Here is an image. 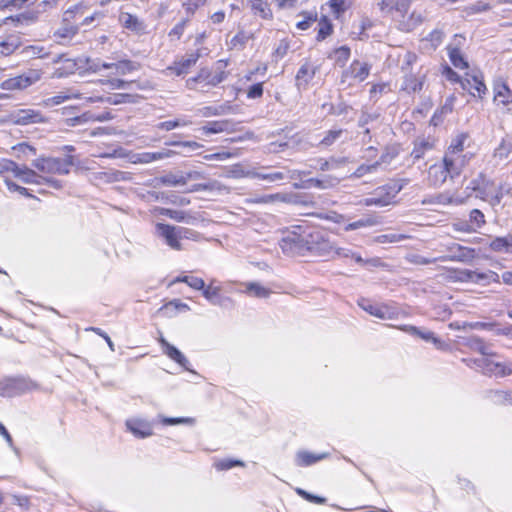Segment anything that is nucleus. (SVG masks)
<instances>
[{
  "label": "nucleus",
  "instance_id": "nucleus-1",
  "mask_svg": "<svg viewBox=\"0 0 512 512\" xmlns=\"http://www.w3.org/2000/svg\"><path fill=\"white\" fill-rule=\"evenodd\" d=\"M413 0H378L376 6L383 16H388L402 32H411L425 21L421 11H410Z\"/></svg>",
  "mask_w": 512,
  "mask_h": 512
},
{
  "label": "nucleus",
  "instance_id": "nucleus-2",
  "mask_svg": "<svg viewBox=\"0 0 512 512\" xmlns=\"http://www.w3.org/2000/svg\"><path fill=\"white\" fill-rule=\"evenodd\" d=\"M113 55L112 59L116 62L103 61L101 65L98 64V74L101 77L98 83L110 89H127L130 83L119 77L138 70L139 65L130 60H121L117 52H113Z\"/></svg>",
  "mask_w": 512,
  "mask_h": 512
},
{
  "label": "nucleus",
  "instance_id": "nucleus-3",
  "mask_svg": "<svg viewBox=\"0 0 512 512\" xmlns=\"http://www.w3.org/2000/svg\"><path fill=\"white\" fill-rule=\"evenodd\" d=\"M320 240H323L320 232L307 234L305 230L298 226L281 239L280 247L284 253L295 255L301 253L304 249L319 250L316 245L320 244Z\"/></svg>",
  "mask_w": 512,
  "mask_h": 512
},
{
  "label": "nucleus",
  "instance_id": "nucleus-4",
  "mask_svg": "<svg viewBox=\"0 0 512 512\" xmlns=\"http://www.w3.org/2000/svg\"><path fill=\"white\" fill-rule=\"evenodd\" d=\"M466 190L474 194L476 198L488 202L491 206L500 204L504 194L509 192V188L502 184H496L487 178L484 173H479L471 179L466 186Z\"/></svg>",
  "mask_w": 512,
  "mask_h": 512
},
{
  "label": "nucleus",
  "instance_id": "nucleus-5",
  "mask_svg": "<svg viewBox=\"0 0 512 512\" xmlns=\"http://www.w3.org/2000/svg\"><path fill=\"white\" fill-rule=\"evenodd\" d=\"M230 291H232V283L224 285L217 279H211L207 285H204L201 292L202 296L210 304L224 309H231L234 307V301L225 295V293Z\"/></svg>",
  "mask_w": 512,
  "mask_h": 512
},
{
  "label": "nucleus",
  "instance_id": "nucleus-6",
  "mask_svg": "<svg viewBox=\"0 0 512 512\" xmlns=\"http://www.w3.org/2000/svg\"><path fill=\"white\" fill-rule=\"evenodd\" d=\"M32 165L45 174H67L72 161L69 158L40 157L35 159Z\"/></svg>",
  "mask_w": 512,
  "mask_h": 512
},
{
  "label": "nucleus",
  "instance_id": "nucleus-7",
  "mask_svg": "<svg viewBox=\"0 0 512 512\" xmlns=\"http://www.w3.org/2000/svg\"><path fill=\"white\" fill-rule=\"evenodd\" d=\"M359 307L366 311L370 316L380 319H394L402 317L401 311L396 306L380 304L370 299H361L358 302Z\"/></svg>",
  "mask_w": 512,
  "mask_h": 512
},
{
  "label": "nucleus",
  "instance_id": "nucleus-8",
  "mask_svg": "<svg viewBox=\"0 0 512 512\" xmlns=\"http://www.w3.org/2000/svg\"><path fill=\"white\" fill-rule=\"evenodd\" d=\"M496 354L483 355L477 360V365L482 369L483 373L494 375L496 377H505L512 374L511 362H498L495 358Z\"/></svg>",
  "mask_w": 512,
  "mask_h": 512
},
{
  "label": "nucleus",
  "instance_id": "nucleus-9",
  "mask_svg": "<svg viewBox=\"0 0 512 512\" xmlns=\"http://www.w3.org/2000/svg\"><path fill=\"white\" fill-rule=\"evenodd\" d=\"M14 178L19 179L24 184L41 185L46 183L54 189L62 188L61 181L54 179L52 177L38 175L34 170L28 168L25 165L18 167V171L16 172Z\"/></svg>",
  "mask_w": 512,
  "mask_h": 512
},
{
  "label": "nucleus",
  "instance_id": "nucleus-10",
  "mask_svg": "<svg viewBox=\"0 0 512 512\" xmlns=\"http://www.w3.org/2000/svg\"><path fill=\"white\" fill-rule=\"evenodd\" d=\"M9 121L15 125L26 126L46 123L47 118L39 110L24 108L12 111L9 114Z\"/></svg>",
  "mask_w": 512,
  "mask_h": 512
},
{
  "label": "nucleus",
  "instance_id": "nucleus-11",
  "mask_svg": "<svg viewBox=\"0 0 512 512\" xmlns=\"http://www.w3.org/2000/svg\"><path fill=\"white\" fill-rule=\"evenodd\" d=\"M41 79L39 70L31 69L21 75L4 80L1 83L3 90H23Z\"/></svg>",
  "mask_w": 512,
  "mask_h": 512
},
{
  "label": "nucleus",
  "instance_id": "nucleus-12",
  "mask_svg": "<svg viewBox=\"0 0 512 512\" xmlns=\"http://www.w3.org/2000/svg\"><path fill=\"white\" fill-rule=\"evenodd\" d=\"M371 65L365 61L353 60L347 69L342 73L341 82L353 80L354 82H363L370 74ZM352 85V82L348 83Z\"/></svg>",
  "mask_w": 512,
  "mask_h": 512
},
{
  "label": "nucleus",
  "instance_id": "nucleus-13",
  "mask_svg": "<svg viewBox=\"0 0 512 512\" xmlns=\"http://www.w3.org/2000/svg\"><path fill=\"white\" fill-rule=\"evenodd\" d=\"M416 498L421 507L428 512L437 510L440 505L436 489L430 484L419 486L416 490Z\"/></svg>",
  "mask_w": 512,
  "mask_h": 512
},
{
  "label": "nucleus",
  "instance_id": "nucleus-14",
  "mask_svg": "<svg viewBox=\"0 0 512 512\" xmlns=\"http://www.w3.org/2000/svg\"><path fill=\"white\" fill-rule=\"evenodd\" d=\"M319 67L315 63L305 60L298 69L295 76V85L299 91H305L312 83Z\"/></svg>",
  "mask_w": 512,
  "mask_h": 512
},
{
  "label": "nucleus",
  "instance_id": "nucleus-15",
  "mask_svg": "<svg viewBox=\"0 0 512 512\" xmlns=\"http://www.w3.org/2000/svg\"><path fill=\"white\" fill-rule=\"evenodd\" d=\"M86 7L83 4H77L72 8L66 10L63 14V24H73L77 25L79 28L80 25H86L94 21L96 12L85 15Z\"/></svg>",
  "mask_w": 512,
  "mask_h": 512
},
{
  "label": "nucleus",
  "instance_id": "nucleus-16",
  "mask_svg": "<svg viewBox=\"0 0 512 512\" xmlns=\"http://www.w3.org/2000/svg\"><path fill=\"white\" fill-rule=\"evenodd\" d=\"M461 281H467L475 284L486 285L489 283H500V276L494 271L478 272L473 270H462L459 272Z\"/></svg>",
  "mask_w": 512,
  "mask_h": 512
},
{
  "label": "nucleus",
  "instance_id": "nucleus-17",
  "mask_svg": "<svg viewBox=\"0 0 512 512\" xmlns=\"http://www.w3.org/2000/svg\"><path fill=\"white\" fill-rule=\"evenodd\" d=\"M461 87L463 90L468 91L471 96L480 99H482L487 92L483 76L480 72L473 74L467 73L463 81H461Z\"/></svg>",
  "mask_w": 512,
  "mask_h": 512
},
{
  "label": "nucleus",
  "instance_id": "nucleus-18",
  "mask_svg": "<svg viewBox=\"0 0 512 512\" xmlns=\"http://www.w3.org/2000/svg\"><path fill=\"white\" fill-rule=\"evenodd\" d=\"M156 234L164 240V242L173 250L180 251L183 249L181 239L178 233V226L158 223L156 225Z\"/></svg>",
  "mask_w": 512,
  "mask_h": 512
},
{
  "label": "nucleus",
  "instance_id": "nucleus-19",
  "mask_svg": "<svg viewBox=\"0 0 512 512\" xmlns=\"http://www.w3.org/2000/svg\"><path fill=\"white\" fill-rule=\"evenodd\" d=\"M473 156V153H468L466 156L444 154L443 161L448 168V173H450V179L460 176L464 167L470 162Z\"/></svg>",
  "mask_w": 512,
  "mask_h": 512
},
{
  "label": "nucleus",
  "instance_id": "nucleus-20",
  "mask_svg": "<svg viewBox=\"0 0 512 512\" xmlns=\"http://www.w3.org/2000/svg\"><path fill=\"white\" fill-rule=\"evenodd\" d=\"M200 55L198 52L186 54L181 59L174 62L173 65L166 68V74H175L177 76L185 75L197 63Z\"/></svg>",
  "mask_w": 512,
  "mask_h": 512
},
{
  "label": "nucleus",
  "instance_id": "nucleus-21",
  "mask_svg": "<svg viewBox=\"0 0 512 512\" xmlns=\"http://www.w3.org/2000/svg\"><path fill=\"white\" fill-rule=\"evenodd\" d=\"M237 291L249 297L258 299H267L272 294V290L269 287L256 281H247L240 283Z\"/></svg>",
  "mask_w": 512,
  "mask_h": 512
},
{
  "label": "nucleus",
  "instance_id": "nucleus-22",
  "mask_svg": "<svg viewBox=\"0 0 512 512\" xmlns=\"http://www.w3.org/2000/svg\"><path fill=\"white\" fill-rule=\"evenodd\" d=\"M184 151H174L170 149H163L158 152H143V153H137L132 156L131 161L134 164L141 163V164H148L154 161L166 159L173 157L178 154H183Z\"/></svg>",
  "mask_w": 512,
  "mask_h": 512
},
{
  "label": "nucleus",
  "instance_id": "nucleus-23",
  "mask_svg": "<svg viewBox=\"0 0 512 512\" xmlns=\"http://www.w3.org/2000/svg\"><path fill=\"white\" fill-rule=\"evenodd\" d=\"M119 22L120 24L130 32L143 35L147 32V25L143 20L138 18L136 15L130 14L128 12H121L119 14Z\"/></svg>",
  "mask_w": 512,
  "mask_h": 512
},
{
  "label": "nucleus",
  "instance_id": "nucleus-24",
  "mask_svg": "<svg viewBox=\"0 0 512 512\" xmlns=\"http://www.w3.org/2000/svg\"><path fill=\"white\" fill-rule=\"evenodd\" d=\"M125 425L137 438H146L153 435V426L145 419L131 418L126 420Z\"/></svg>",
  "mask_w": 512,
  "mask_h": 512
},
{
  "label": "nucleus",
  "instance_id": "nucleus-25",
  "mask_svg": "<svg viewBox=\"0 0 512 512\" xmlns=\"http://www.w3.org/2000/svg\"><path fill=\"white\" fill-rule=\"evenodd\" d=\"M447 169L448 168L444 161L442 164L432 165L428 171L429 182L433 186H441L448 178H450V173H448Z\"/></svg>",
  "mask_w": 512,
  "mask_h": 512
},
{
  "label": "nucleus",
  "instance_id": "nucleus-26",
  "mask_svg": "<svg viewBox=\"0 0 512 512\" xmlns=\"http://www.w3.org/2000/svg\"><path fill=\"white\" fill-rule=\"evenodd\" d=\"M235 123L231 120H219V121H210L203 127H201V131L204 134H218L223 132H232L235 130Z\"/></svg>",
  "mask_w": 512,
  "mask_h": 512
},
{
  "label": "nucleus",
  "instance_id": "nucleus-27",
  "mask_svg": "<svg viewBox=\"0 0 512 512\" xmlns=\"http://www.w3.org/2000/svg\"><path fill=\"white\" fill-rule=\"evenodd\" d=\"M401 189L402 186L398 185L397 183L388 184L376 189L374 192V196L376 199L386 201L385 206H387L393 203L395 197L397 196Z\"/></svg>",
  "mask_w": 512,
  "mask_h": 512
},
{
  "label": "nucleus",
  "instance_id": "nucleus-28",
  "mask_svg": "<svg viewBox=\"0 0 512 512\" xmlns=\"http://www.w3.org/2000/svg\"><path fill=\"white\" fill-rule=\"evenodd\" d=\"M468 134L459 133L452 140L450 145L448 146L445 154L449 155H458V156H466L469 151H465L466 142L468 141Z\"/></svg>",
  "mask_w": 512,
  "mask_h": 512
},
{
  "label": "nucleus",
  "instance_id": "nucleus-29",
  "mask_svg": "<svg viewBox=\"0 0 512 512\" xmlns=\"http://www.w3.org/2000/svg\"><path fill=\"white\" fill-rule=\"evenodd\" d=\"M494 102L497 105H512V91L504 82H496L494 84Z\"/></svg>",
  "mask_w": 512,
  "mask_h": 512
},
{
  "label": "nucleus",
  "instance_id": "nucleus-30",
  "mask_svg": "<svg viewBox=\"0 0 512 512\" xmlns=\"http://www.w3.org/2000/svg\"><path fill=\"white\" fill-rule=\"evenodd\" d=\"M328 456L327 453H312L309 451H299L297 452L295 456V463L299 467H308L311 466L323 459H325Z\"/></svg>",
  "mask_w": 512,
  "mask_h": 512
},
{
  "label": "nucleus",
  "instance_id": "nucleus-31",
  "mask_svg": "<svg viewBox=\"0 0 512 512\" xmlns=\"http://www.w3.org/2000/svg\"><path fill=\"white\" fill-rule=\"evenodd\" d=\"M319 245H321V247H319V250L329 247L332 251H334V254L339 258H351L356 263H359V264H364V263L368 262V261L363 260V258L359 254L353 252L349 248L329 246V243L326 242L324 239L320 240Z\"/></svg>",
  "mask_w": 512,
  "mask_h": 512
},
{
  "label": "nucleus",
  "instance_id": "nucleus-32",
  "mask_svg": "<svg viewBox=\"0 0 512 512\" xmlns=\"http://www.w3.org/2000/svg\"><path fill=\"white\" fill-rule=\"evenodd\" d=\"M22 45L19 35H9L3 41H0V57H6L13 54Z\"/></svg>",
  "mask_w": 512,
  "mask_h": 512
},
{
  "label": "nucleus",
  "instance_id": "nucleus-33",
  "mask_svg": "<svg viewBox=\"0 0 512 512\" xmlns=\"http://www.w3.org/2000/svg\"><path fill=\"white\" fill-rule=\"evenodd\" d=\"M434 148V141L430 138H418L414 141V147L411 157L414 161L424 157V155Z\"/></svg>",
  "mask_w": 512,
  "mask_h": 512
},
{
  "label": "nucleus",
  "instance_id": "nucleus-34",
  "mask_svg": "<svg viewBox=\"0 0 512 512\" xmlns=\"http://www.w3.org/2000/svg\"><path fill=\"white\" fill-rule=\"evenodd\" d=\"M450 250L454 252L450 259L454 261L469 262L476 257L475 249L459 244H454Z\"/></svg>",
  "mask_w": 512,
  "mask_h": 512
},
{
  "label": "nucleus",
  "instance_id": "nucleus-35",
  "mask_svg": "<svg viewBox=\"0 0 512 512\" xmlns=\"http://www.w3.org/2000/svg\"><path fill=\"white\" fill-rule=\"evenodd\" d=\"M489 247L494 252L512 254V232L505 237H496L490 242Z\"/></svg>",
  "mask_w": 512,
  "mask_h": 512
},
{
  "label": "nucleus",
  "instance_id": "nucleus-36",
  "mask_svg": "<svg viewBox=\"0 0 512 512\" xmlns=\"http://www.w3.org/2000/svg\"><path fill=\"white\" fill-rule=\"evenodd\" d=\"M18 167L19 165L12 160L3 159L0 161V176L2 177L6 186L9 182H13L12 179L18 171Z\"/></svg>",
  "mask_w": 512,
  "mask_h": 512
},
{
  "label": "nucleus",
  "instance_id": "nucleus-37",
  "mask_svg": "<svg viewBox=\"0 0 512 512\" xmlns=\"http://www.w3.org/2000/svg\"><path fill=\"white\" fill-rule=\"evenodd\" d=\"M10 391L14 394H22L37 388L36 383L26 378H16L9 382Z\"/></svg>",
  "mask_w": 512,
  "mask_h": 512
},
{
  "label": "nucleus",
  "instance_id": "nucleus-38",
  "mask_svg": "<svg viewBox=\"0 0 512 512\" xmlns=\"http://www.w3.org/2000/svg\"><path fill=\"white\" fill-rule=\"evenodd\" d=\"M78 31L77 25L61 24V26L54 32V37L59 44H64L66 41L72 39Z\"/></svg>",
  "mask_w": 512,
  "mask_h": 512
},
{
  "label": "nucleus",
  "instance_id": "nucleus-39",
  "mask_svg": "<svg viewBox=\"0 0 512 512\" xmlns=\"http://www.w3.org/2000/svg\"><path fill=\"white\" fill-rule=\"evenodd\" d=\"M176 283H185L190 288L197 290V291H202V289L204 288V285H205V281L202 278H199L196 276H191V275L177 276L169 283V286H172Z\"/></svg>",
  "mask_w": 512,
  "mask_h": 512
},
{
  "label": "nucleus",
  "instance_id": "nucleus-40",
  "mask_svg": "<svg viewBox=\"0 0 512 512\" xmlns=\"http://www.w3.org/2000/svg\"><path fill=\"white\" fill-rule=\"evenodd\" d=\"M424 83V75L415 76V75H406L404 78V82L402 85V89L407 91L408 93H415L422 90Z\"/></svg>",
  "mask_w": 512,
  "mask_h": 512
},
{
  "label": "nucleus",
  "instance_id": "nucleus-41",
  "mask_svg": "<svg viewBox=\"0 0 512 512\" xmlns=\"http://www.w3.org/2000/svg\"><path fill=\"white\" fill-rule=\"evenodd\" d=\"M161 346L163 348L164 353L177 364L184 366L187 362V359L184 355L173 345L169 344L166 340L161 339Z\"/></svg>",
  "mask_w": 512,
  "mask_h": 512
},
{
  "label": "nucleus",
  "instance_id": "nucleus-42",
  "mask_svg": "<svg viewBox=\"0 0 512 512\" xmlns=\"http://www.w3.org/2000/svg\"><path fill=\"white\" fill-rule=\"evenodd\" d=\"M270 197H271V203L283 202V203H289V204H294V205L304 204V202L302 201V197L296 193H275V194H270Z\"/></svg>",
  "mask_w": 512,
  "mask_h": 512
},
{
  "label": "nucleus",
  "instance_id": "nucleus-43",
  "mask_svg": "<svg viewBox=\"0 0 512 512\" xmlns=\"http://www.w3.org/2000/svg\"><path fill=\"white\" fill-rule=\"evenodd\" d=\"M36 19H37V14L36 13H34V12H25V13L18 14L16 16L7 17L4 20V23L8 24L9 21H11L14 24V26L29 25V24L34 23L36 21Z\"/></svg>",
  "mask_w": 512,
  "mask_h": 512
},
{
  "label": "nucleus",
  "instance_id": "nucleus-44",
  "mask_svg": "<svg viewBox=\"0 0 512 512\" xmlns=\"http://www.w3.org/2000/svg\"><path fill=\"white\" fill-rule=\"evenodd\" d=\"M448 50V56L453 64V66L457 69H467L468 68V62L465 60L463 54L457 47L449 46L447 48Z\"/></svg>",
  "mask_w": 512,
  "mask_h": 512
},
{
  "label": "nucleus",
  "instance_id": "nucleus-45",
  "mask_svg": "<svg viewBox=\"0 0 512 512\" xmlns=\"http://www.w3.org/2000/svg\"><path fill=\"white\" fill-rule=\"evenodd\" d=\"M252 38L250 33L239 31L229 42V48L232 50L241 51L245 48L248 41Z\"/></svg>",
  "mask_w": 512,
  "mask_h": 512
},
{
  "label": "nucleus",
  "instance_id": "nucleus-46",
  "mask_svg": "<svg viewBox=\"0 0 512 512\" xmlns=\"http://www.w3.org/2000/svg\"><path fill=\"white\" fill-rule=\"evenodd\" d=\"M249 5L255 13L259 14L260 17L264 19H269L272 17V11L265 1L249 0Z\"/></svg>",
  "mask_w": 512,
  "mask_h": 512
},
{
  "label": "nucleus",
  "instance_id": "nucleus-47",
  "mask_svg": "<svg viewBox=\"0 0 512 512\" xmlns=\"http://www.w3.org/2000/svg\"><path fill=\"white\" fill-rule=\"evenodd\" d=\"M247 176L251 177V178L266 180V181H269V182L280 181V180H283L284 178L287 177L283 172H279V171L270 172V173H263V172H258V171H250V172L247 173Z\"/></svg>",
  "mask_w": 512,
  "mask_h": 512
},
{
  "label": "nucleus",
  "instance_id": "nucleus-48",
  "mask_svg": "<svg viewBox=\"0 0 512 512\" xmlns=\"http://www.w3.org/2000/svg\"><path fill=\"white\" fill-rule=\"evenodd\" d=\"M158 421L163 426H170V425H194L195 424V418L193 417H166V416H159Z\"/></svg>",
  "mask_w": 512,
  "mask_h": 512
},
{
  "label": "nucleus",
  "instance_id": "nucleus-49",
  "mask_svg": "<svg viewBox=\"0 0 512 512\" xmlns=\"http://www.w3.org/2000/svg\"><path fill=\"white\" fill-rule=\"evenodd\" d=\"M191 124H192L191 120H189L187 118H179V119H175V120H168V121L160 122L157 125V128L160 130L171 131L175 128L182 127V126H189Z\"/></svg>",
  "mask_w": 512,
  "mask_h": 512
},
{
  "label": "nucleus",
  "instance_id": "nucleus-50",
  "mask_svg": "<svg viewBox=\"0 0 512 512\" xmlns=\"http://www.w3.org/2000/svg\"><path fill=\"white\" fill-rule=\"evenodd\" d=\"M512 153V137H506L495 149L494 156L499 159H506Z\"/></svg>",
  "mask_w": 512,
  "mask_h": 512
},
{
  "label": "nucleus",
  "instance_id": "nucleus-51",
  "mask_svg": "<svg viewBox=\"0 0 512 512\" xmlns=\"http://www.w3.org/2000/svg\"><path fill=\"white\" fill-rule=\"evenodd\" d=\"M160 182L166 186H173V187L183 186L184 185L183 172L168 173V174L160 177Z\"/></svg>",
  "mask_w": 512,
  "mask_h": 512
},
{
  "label": "nucleus",
  "instance_id": "nucleus-52",
  "mask_svg": "<svg viewBox=\"0 0 512 512\" xmlns=\"http://www.w3.org/2000/svg\"><path fill=\"white\" fill-rule=\"evenodd\" d=\"M72 97L73 96L71 94L61 92L58 95L44 99L41 102V105L43 107H47V108L57 106V105L64 103L65 101L71 99Z\"/></svg>",
  "mask_w": 512,
  "mask_h": 512
},
{
  "label": "nucleus",
  "instance_id": "nucleus-53",
  "mask_svg": "<svg viewBox=\"0 0 512 512\" xmlns=\"http://www.w3.org/2000/svg\"><path fill=\"white\" fill-rule=\"evenodd\" d=\"M188 309H189L188 305L183 303V302H181L180 300L170 301L169 303H167L163 307L164 314L167 315V316H170V317H176L177 316L176 314H172L173 312H176V311H186Z\"/></svg>",
  "mask_w": 512,
  "mask_h": 512
},
{
  "label": "nucleus",
  "instance_id": "nucleus-54",
  "mask_svg": "<svg viewBox=\"0 0 512 512\" xmlns=\"http://www.w3.org/2000/svg\"><path fill=\"white\" fill-rule=\"evenodd\" d=\"M245 463L241 460L221 459L215 462L214 467L218 471H226L234 467H244Z\"/></svg>",
  "mask_w": 512,
  "mask_h": 512
},
{
  "label": "nucleus",
  "instance_id": "nucleus-55",
  "mask_svg": "<svg viewBox=\"0 0 512 512\" xmlns=\"http://www.w3.org/2000/svg\"><path fill=\"white\" fill-rule=\"evenodd\" d=\"M209 78H210V70L206 69V68H203V69H201L199 71L197 76L189 78L187 80V86L190 89H194L195 85L198 84V83H200V84L204 83L205 85H208V79Z\"/></svg>",
  "mask_w": 512,
  "mask_h": 512
},
{
  "label": "nucleus",
  "instance_id": "nucleus-56",
  "mask_svg": "<svg viewBox=\"0 0 512 512\" xmlns=\"http://www.w3.org/2000/svg\"><path fill=\"white\" fill-rule=\"evenodd\" d=\"M484 224V214L478 209H473L469 214V225L471 226V229H473V231H476L477 229L481 228Z\"/></svg>",
  "mask_w": 512,
  "mask_h": 512
},
{
  "label": "nucleus",
  "instance_id": "nucleus-57",
  "mask_svg": "<svg viewBox=\"0 0 512 512\" xmlns=\"http://www.w3.org/2000/svg\"><path fill=\"white\" fill-rule=\"evenodd\" d=\"M375 224H376V220L371 217L362 218L355 222L347 224L345 226L344 230L348 232V231H353V230H357L360 228L371 227V226H374Z\"/></svg>",
  "mask_w": 512,
  "mask_h": 512
},
{
  "label": "nucleus",
  "instance_id": "nucleus-58",
  "mask_svg": "<svg viewBox=\"0 0 512 512\" xmlns=\"http://www.w3.org/2000/svg\"><path fill=\"white\" fill-rule=\"evenodd\" d=\"M350 57V48L341 46L334 51L335 62L339 66H344Z\"/></svg>",
  "mask_w": 512,
  "mask_h": 512
},
{
  "label": "nucleus",
  "instance_id": "nucleus-59",
  "mask_svg": "<svg viewBox=\"0 0 512 512\" xmlns=\"http://www.w3.org/2000/svg\"><path fill=\"white\" fill-rule=\"evenodd\" d=\"M290 49V42L288 39H282L279 41V43L277 44L276 48L274 49V52H273V57L275 58V60H280L282 58H284L288 51Z\"/></svg>",
  "mask_w": 512,
  "mask_h": 512
},
{
  "label": "nucleus",
  "instance_id": "nucleus-60",
  "mask_svg": "<svg viewBox=\"0 0 512 512\" xmlns=\"http://www.w3.org/2000/svg\"><path fill=\"white\" fill-rule=\"evenodd\" d=\"M408 236L405 234H399V233H390V234H383L379 235L375 238V241L378 243H395L402 240L407 239Z\"/></svg>",
  "mask_w": 512,
  "mask_h": 512
},
{
  "label": "nucleus",
  "instance_id": "nucleus-61",
  "mask_svg": "<svg viewBox=\"0 0 512 512\" xmlns=\"http://www.w3.org/2000/svg\"><path fill=\"white\" fill-rule=\"evenodd\" d=\"M300 15L304 17L303 20L297 22L296 27L299 30H307L311 27V25L317 20V14L316 13H308L303 12Z\"/></svg>",
  "mask_w": 512,
  "mask_h": 512
},
{
  "label": "nucleus",
  "instance_id": "nucleus-62",
  "mask_svg": "<svg viewBox=\"0 0 512 512\" xmlns=\"http://www.w3.org/2000/svg\"><path fill=\"white\" fill-rule=\"evenodd\" d=\"M380 165V162H374L373 164H362L353 173L355 178H360L366 174L375 172Z\"/></svg>",
  "mask_w": 512,
  "mask_h": 512
},
{
  "label": "nucleus",
  "instance_id": "nucleus-63",
  "mask_svg": "<svg viewBox=\"0 0 512 512\" xmlns=\"http://www.w3.org/2000/svg\"><path fill=\"white\" fill-rule=\"evenodd\" d=\"M332 33V25L327 21L326 18H323L319 23V30L317 34V40H324L327 36Z\"/></svg>",
  "mask_w": 512,
  "mask_h": 512
},
{
  "label": "nucleus",
  "instance_id": "nucleus-64",
  "mask_svg": "<svg viewBox=\"0 0 512 512\" xmlns=\"http://www.w3.org/2000/svg\"><path fill=\"white\" fill-rule=\"evenodd\" d=\"M93 120H94V114L91 112H85L80 116H76V117L67 119V123L70 126H77V125H81V124H84V123H87V122L93 121Z\"/></svg>",
  "mask_w": 512,
  "mask_h": 512
}]
</instances>
